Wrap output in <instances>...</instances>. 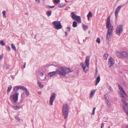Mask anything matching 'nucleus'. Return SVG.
Segmentation results:
<instances>
[{"instance_id":"1","label":"nucleus","mask_w":128,"mask_h":128,"mask_svg":"<svg viewBox=\"0 0 128 128\" xmlns=\"http://www.w3.org/2000/svg\"><path fill=\"white\" fill-rule=\"evenodd\" d=\"M56 70L57 74L60 76H65L67 74H68L72 71L70 68H66L64 67H61Z\"/></svg>"},{"instance_id":"2","label":"nucleus","mask_w":128,"mask_h":128,"mask_svg":"<svg viewBox=\"0 0 128 128\" xmlns=\"http://www.w3.org/2000/svg\"><path fill=\"white\" fill-rule=\"evenodd\" d=\"M89 58L90 57L88 56H87L86 57L85 63L87 66L86 68V66H84V64L82 63H81L80 64V66H82L84 71L85 72H86L88 70V67L89 65Z\"/></svg>"},{"instance_id":"3","label":"nucleus","mask_w":128,"mask_h":128,"mask_svg":"<svg viewBox=\"0 0 128 128\" xmlns=\"http://www.w3.org/2000/svg\"><path fill=\"white\" fill-rule=\"evenodd\" d=\"M68 106L66 104H64L62 108V112L65 119L67 118L68 113Z\"/></svg>"},{"instance_id":"4","label":"nucleus","mask_w":128,"mask_h":128,"mask_svg":"<svg viewBox=\"0 0 128 128\" xmlns=\"http://www.w3.org/2000/svg\"><path fill=\"white\" fill-rule=\"evenodd\" d=\"M18 92H16L14 94H11L10 96V99L14 103H16L18 100L19 95Z\"/></svg>"},{"instance_id":"5","label":"nucleus","mask_w":128,"mask_h":128,"mask_svg":"<svg viewBox=\"0 0 128 128\" xmlns=\"http://www.w3.org/2000/svg\"><path fill=\"white\" fill-rule=\"evenodd\" d=\"M52 24L54 25V28L57 30L62 28V26L60 21H55L52 22Z\"/></svg>"},{"instance_id":"6","label":"nucleus","mask_w":128,"mask_h":128,"mask_svg":"<svg viewBox=\"0 0 128 128\" xmlns=\"http://www.w3.org/2000/svg\"><path fill=\"white\" fill-rule=\"evenodd\" d=\"M106 35V38L108 40H109L110 38V36L112 35L114 28H108Z\"/></svg>"},{"instance_id":"7","label":"nucleus","mask_w":128,"mask_h":128,"mask_svg":"<svg viewBox=\"0 0 128 128\" xmlns=\"http://www.w3.org/2000/svg\"><path fill=\"white\" fill-rule=\"evenodd\" d=\"M123 30V26L122 24H120L118 26L116 30V34L119 36H120L121 33Z\"/></svg>"},{"instance_id":"8","label":"nucleus","mask_w":128,"mask_h":128,"mask_svg":"<svg viewBox=\"0 0 128 128\" xmlns=\"http://www.w3.org/2000/svg\"><path fill=\"white\" fill-rule=\"evenodd\" d=\"M71 17L74 20L75 19L78 22L81 23V17L75 15L74 12H72L71 14Z\"/></svg>"},{"instance_id":"9","label":"nucleus","mask_w":128,"mask_h":128,"mask_svg":"<svg viewBox=\"0 0 128 128\" xmlns=\"http://www.w3.org/2000/svg\"><path fill=\"white\" fill-rule=\"evenodd\" d=\"M121 100L123 104L128 108V110L126 109V108H125L124 106L123 105H122V106L123 107V109L124 111L128 116V112L127 111L128 110V103L126 102V100H125L122 99Z\"/></svg>"},{"instance_id":"10","label":"nucleus","mask_w":128,"mask_h":128,"mask_svg":"<svg viewBox=\"0 0 128 128\" xmlns=\"http://www.w3.org/2000/svg\"><path fill=\"white\" fill-rule=\"evenodd\" d=\"M56 94L55 93H52L50 96V106L53 105V102L56 97Z\"/></svg>"},{"instance_id":"11","label":"nucleus","mask_w":128,"mask_h":128,"mask_svg":"<svg viewBox=\"0 0 128 128\" xmlns=\"http://www.w3.org/2000/svg\"><path fill=\"white\" fill-rule=\"evenodd\" d=\"M110 16H109L107 19V21L106 22V27L107 28H113V26L111 24H110Z\"/></svg>"},{"instance_id":"12","label":"nucleus","mask_w":128,"mask_h":128,"mask_svg":"<svg viewBox=\"0 0 128 128\" xmlns=\"http://www.w3.org/2000/svg\"><path fill=\"white\" fill-rule=\"evenodd\" d=\"M109 64L110 65L109 66V68H110L112 66H113L115 62L114 60L112 57H110L109 59Z\"/></svg>"},{"instance_id":"13","label":"nucleus","mask_w":128,"mask_h":128,"mask_svg":"<svg viewBox=\"0 0 128 128\" xmlns=\"http://www.w3.org/2000/svg\"><path fill=\"white\" fill-rule=\"evenodd\" d=\"M122 7V6H118L116 9L115 13V15L116 16V19L117 17V16L118 14V12L120 10V8Z\"/></svg>"},{"instance_id":"14","label":"nucleus","mask_w":128,"mask_h":128,"mask_svg":"<svg viewBox=\"0 0 128 128\" xmlns=\"http://www.w3.org/2000/svg\"><path fill=\"white\" fill-rule=\"evenodd\" d=\"M22 90H24V92L26 93L27 96L29 95V92L28 91V89L26 88H25L23 86Z\"/></svg>"},{"instance_id":"15","label":"nucleus","mask_w":128,"mask_h":128,"mask_svg":"<svg viewBox=\"0 0 128 128\" xmlns=\"http://www.w3.org/2000/svg\"><path fill=\"white\" fill-rule=\"evenodd\" d=\"M22 87L23 86H15L13 90L15 92H16L19 89H21L22 90Z\"/></svg>"},{"instance_id":"16","label":"nucleus","mask_w":128,"mask_h":128,"mask_svg":"<svg viewBox=\"0 0 128 128\" xmlns=\"http://www.w3.org/2000/svg\"><path fill=\"white\" fill-rule=\"evenodd\" d=\"M122 56H123L124 57L123 58H125L127 59H128V54L127 52H122Z\"/></svg>"},{"instance_id":"17","label":"nucleus","mask_w":128,"mask_h":128,"mask_svg":"<svg viewBox=\"0 0 128 128\" xmlns=\"http://www.w3.org/2000/svg\"><path fill=\"white\" fill-rule=\"evenodd\" d=\"M116 54L118 57L122 58H124L122 56V53H120L118 52H116Z\"/></svg>"},{"instance_id":"18","label":"nucleus","mask_w":128,"mask_h":128,"mask_svg":"<svg viewBox=\"0 0 128 128\" xmlns=\"http://www.w3.org/2000/svg\"><path fill=\"white\" fill-rule=\"evenodd\" d=\"M100 80V76L99 75L97 78L96 79V81L95 83V85L96 86L99 82Z\"/></svg>"},{"instance_id":"19","label":"nucleus","mask_w":128,"mask_h":128,"mask_svg":"<svg viewBox=\"0 0 128 128\" xmlns=\"http://www.w3.org/2000/svg\"><path fill=\"white\" fill-rule=\"evenodd\" d=\"M56 71H56H54L51 72H50L48 74V75H50V77H51L52 76L55 75L56 73H57Z\"/></svg>"},{"instance_id":"20","label":"nucleus","mask_w":128,"mask_h":128,"mask_svg":"<svg viewBox=\"0 0 128 128\" xmlns=\"http://www.w3.org/2000/svg\"><path fill=\"white\" fill-rule=\"evenodd\" d=\"M66 5V4L65 3H60L58 6L59 8H63L64 6Z\"/></svg>"},{"instance_id":"21","label":"nucleus","mask_w":128,"mask_h":128,"mask_svg":"<svg viewBox=\"0 0 128 128\" xmlns=\"http://www.w3.org/2000/svg\"><path fill=\"white\" fill-rule=\"evenodd\" d=\"M12 88V86L11 85H10L8 88L7 92L8 94Z\"/></svg>"},{"instance_id":"22","label":"nucleus","mask_w":128,"mask_h":128,"mask_svg":"<svg viewBox=\"0 0 128 128\" xmlns=\"http://www.w3.org/2000/svg\"><path fill=\"white\" fill-rule=\"evenodd\" d=\"M96 90H93V91H91V93L90 95V97H92L94 94Z\"/></svg>"},{"instance_id":"23","label":"nucleus","mask_w":128,"mask_h":128,"mask_svg":"<svg viewBox=\"0 0 128 128\" xmlns=\"http://www.w3.org/2000/svg\"><path fill=\"white\" fill-rule=\"evenodd\" d=\"M77 22L75 21H74L73 22L72 26L74 28H75L77 26Z\"/></svg>"},{"instance_id":"24","label":"nucleus","mask_w":128,"mask_h":128,"mask_svg":"<svg viewBox=\"0 0 128 128\" xmlns=\"http://www.w3.org/2000/svg\"><path fill=\"white\" fill-rule=\"evenodd\" d=\"M12 108L14 110H18L20 108V107L18 106H13Z\"/></svg>"},{"instance_id":"25","label":"nucleus","mask_w":128,"mask_h":128,"mask_svg":"<svg viewBox=\"0 0 128 128\" xmlns=\"http://www.w3.org/2000/svg\"><path fill=\"white\" fill-rule=\"evenodd\" d=\"M82 24L83 26V28L84 30H85L88 29V26H86L85 25L83 24Z\"/></svg>"},{"instance_id":"26","label":"nucleus","mask_w":128,"mask_h":128,"mask_svg":"<svg viewBox=\"0 0 128 128\" xmlns=\"http://www.w3.org/2000/svg\"><path fill=\"white\" fill-rule=\"evenodd\" d=\"M106 102V104L107 106L108 107H110V106L111 104L110 102H109L108 100H106V101H105Z\"/></svg>"},{"instance_id":"27","label":"nucleus","mask_w":128,"mask_h":128,"mask_svg":"<svg viewBox=\"0 0 128 128\" xmlns=\"http://www.w3.org/2000/svg\"><path fill=\"white\" fill-rule=\"evenodd\" d=\"M92 13L91 12H89L88 14L87 15V18H90L92 17Z\"/></svg>"},{"instance_id":"28","label":"nucleus","mask_w":128,"mask_h":128,"mask_svg":"<svg viewBox=\"0 0 128 128\" xmlns=\"http://www.w3.org/2000/svg\"><path fill=\"white\" fill-rule=\"evenodd\" d=\"M118 87L119 88V89L120 90L122 91V92L124 91V90L122 87V86L119 84H118Z\"/></svg>"},{"instance_id":"29","label":"nucleus","mask_w":128,"mask_h":128,"mask_svg":"<svg viewBox=\"0 0 128 128\" xmlns=\"http://www.w3.org/2000/svg\"><path fill=\"white\" fill-rule=\"evenodd\" d=\"M38 85L40 88H42L44 86L42 84H41L38 81Z\"/></svg>"},{"instance_id":"30","label":"nucleus","mask_w":128,"mask_h":128,"mask_svg":"<svg viewBox=\"0 0 128 128\" xmlns=\"http://www.w3.org/2000/svg\"><path fill=\"white\" fill-rule=\"evenodd\" d=\"M11 46L12 48H13V50L16 51V48L14 44L12 43L11 44Z\"/></svg>"},{"instance_id":"31","label":"nucleus","mask_w":128,"mask_h":128,"mask_svg":"<svg viewBox=\"0 0 128 128\" xmlns=\"http://www.w3.org/2000/svg\"><path fill=\"white\" fill-rule=\"evenodd\" d=\"M52 14V12L51 11H48L46 12V14L48 16H50Z\"/></svg>"},{"instance_id":"32","label":"nucleus","mask_w":128,"mask_h":128,"mask_svg":"<svg viewBox=\"0 0 128 128\" xmlns=\"http://www.w3.org/2000/svg\"><path fill=\"white\" fill-rule=\"evenodd\" d=\"M108 54H105L104 56V58L105 60H106L108 56Z\"/></svg>"},{"instance_id":"33","label":"nucleus","mask_w":128,"mask_h":128,"mask_svg":"<svg viewBox=\"0 0 128 128\" xmlns=\"http://www.w3.org/2000/svg\"><path fill=\"white\" fill-rule=\"evenodd\" d=\"M15 118L16 119L18 120L19 121H20V119L19 116H18L15 115L14 116Z\"/></svg>"},{"instance_id":"34","label":"nucleus","mask_w":128,"mask_h":128,"mask_svg":"<svg viewBox=\"0 0 128 128\" xmlns=\"http://www.w3.org/2000/svg\"><path fill=\"white\" fill-rule=\"evenodd\" d=\"M55 7V6H46V8H54Z\"/></svg>"},{"instance_id":"35","label":"nucleus","mask_w":128,"mask_h":128,"mask_svg":"<svg viewBox=\"0 0 128 128\" xmlns=\"http://www.w3.org/2000/svg\"><path fill=\"white\" fill-rule=\"evenodd\" d=\"M96 41V42L98 44H100V38H97Z\"/></svg>"},{"instance_id":"36","label":"nucleus","mask_w":128,"mask_h":128,"mask_svg":"<svg viewBox=\"0 0 128 128\" xmlns=\"http://www.w3.org/2000/svg\"><path fill=\"white\" fill-rule=\"evenodd\" d=\"M0 44L2 46H4L5 45V44L3 40H1L0 42Z\"/></svg>"},{"instance_id":"37","label":"nucleus","mask_w":128,"mask_h":128,"mask_svg":"<svg viewBox=\"0 0 128 128\" xmlns=\"http://www.w3.org/2000/svg\"><path fill=\"white\" fill-rule=\"evenodd\" d=\"M2 13L3 14V15L4 16V17H6V12L5 11H4L2 12Z\"/></svg>"},{"instance_id":"38","label":"nucleus","mask_w":128,"mask_h":128,"mask_svg":"<svg viewBox=\"0 0 128 128\" xmlns=\"http://www.w3.org/2000/svg\"><path fill=\"white\" fill-rule=\"evenodd\" d=\"M6 48H7V50L8 51H10V48L9 46H6Z\"/></svg>"},{"instance_id":"39","label":"nucleus","mask_w":128,"mask_h":128,"mask_svg":"<svg viewBox=\"0 0 128 128\" xmlns=\"http://www.w3.org/2000/svg\"><path fill=\"white\" fill-rule=\"evenodd\" d=\"M60 0H54V2L55 3L58 4L60 2Z\"/></svg>"},{"instance_id":"40","label":"nucleus","mask_w":128,"mask_h":128,"mask_svg":"<svg viewBox=\"0 0 128 128\" xmlns=\"http://www.w3.org/2000/svg\"><path fill=\"white\" fill-rule=\"evenodd\" d=\"M120 96L122 97V98H124V99H123L124 100H126V98H125L124 96V95L122 93H121L120 94Z\"/></svg>"},{"instance_id":"41","label":"nucleus","mask_w":128,"mask_h":128,"mask_svg":"<svg viewBox=\"0 0 128 128\" xmlns=\"http://www.w3.org/2000/svg\"><path fill=\"white\" fill-rule=\"evenodd\" d=\"M6 69H8L10 68V65L8 64H6Z\"/></svg>"},{"instance_id":"42","label":"nucleus","mask_w":128,"mask_h":128,"mask_svg":"<svg viewBox=\"0 0 128 128\" xmlns=\"http://www.w3.org/2000/svg\"><path fill=\"white\" fill-rule=\"evenodd\" d=\"M108 97V95L107 94H105L104 96V98L105 99V101H106V100H108L107 99V98Z\"/></svg>"},{"instance_id":"43","label":"nucleus","mask_w":128,"mask_h":128,"mask_svg":"<svg viewBox=\"0 0 128 128\" xmlns=\"http://www.w3.org/2000/svg\"><path fill=\"white\" fill-rule=\"evenodd\" d=\"M67 29L68 31L69 32L70 31V27H68L67 28Z\"/></svg>"},{"instance_id":"44","label":"nucleus","mask_w":128,"mask_h":128,"mask_svg":"<svg viewBox=\"0 0 128 128\" xmlns=\"http://www.w3.org/2000/svg\"><path fill=\"white\" fill-rule=\"evenodd\" d=\"M109 90L110 91H112V89L111 87L110 86H109Z\"/></svg>"},{"instance_id":"45","label":"nucleus","mask_w":128,"mask_h":128,"mask_svg":"<svg viewBox=\"0 0 128 128\" xmlns=\"http://www.w3.org/2000/svg\"><path fill=\"white\" fill-rule=\"evenodd\" d=\"M36 2L38 4L40 2V0H35Z\"/></svg>"},{"instance_id":"46","label":"nucleus","mask_w":128,"mask_h":128,"mask_svg":"<svg viewBox=\"0 0 128 128\" xmlns=\"http://www.w3.org/2000/svg\"><path fill=\"white\" fill-rule=\"evenodd\" d=\"M104 123H102L101 124V128H103V127L104 126Z\"/></svg>"},{"instance_id":"47","label":"nucleus","mask_w":128,"mask_h":128,"mask_svg":"<svg viewBox=\"0 0 128 128\" xmlns=\"http://www.w3.org/2000/svg\"><path fill=\"white\" fill-rule=\"evenodd\" d=\"M3 57V55H0V60H2Z\"/></svg>"},{"instance_id":"48","label":"nucleus","mask_w":128,"mask_h":128,"mask_svg":"<svg viewBox=\"0 0 128 128\" xmlns=\"http://www.w3.org/2000/svg\"><path fill=\"white\" fill-rule=\"evenodd\" d=\"M43 75V73L42 72L40 73V76H42Z\"/></svg>"},{"instance_id":"49","label":"nucleus","mask_w":128,"mask_h":128,"mask_svg":"<svg viewBox=\"0 0 128 128\" xmlns=\"http://www.w3.org/2000/svg\"><path fill=\"white\" fill-rule=\"evenodd\" d=\"M65 36H67L68 35V34H67V32L66 31H65Z\"/></svg>"},{"instance_id":"50","label":"nucleus","mask_w":128,"mask_h":128,"mask_svg":"<svg viewBox=\"0 0 128 128\" xmlns=\"http://www.w3.org/2000/svg\"><path fill=\"white\" fill-rule=\"evenodd\" d=\"M94 114H95V110H93L92 112V114L93 115H94Z\"/></svg>"},{"instance_id":"51","label":"nucleus","mask_w":128,"mask_h":128,"mask_svg":"<svg viewBox=\"0 0 128 128\" xmlns=\"http://www.w3.org/2000/svg\"><path fill=\"white\" fill-rule=\"evenodd\" d=\"M123 92L124 94L127 96H128L127 95V94H126V93L125 92V91H124Z\"/></svg>"},{"instance_id":"52","label":"nucleus","mask_w":128,"mask_h":128,"mask_svg":"<svg viewBox=\"0 0 128 128\" xmlns=\"http://www.w3.org/2000/svg\"><path fill=\"white\" fill-rule=\"evenodd\" d=\"M38 93L39 94H41V92H38Z\"/></svg>"},{"instance_id":"53","label":"nucleus","mask_w":128,"mask_h":128,"mask_svg":"<svg viewBox=\"0 0 128 128\" xmlns=\"http://www.w3.org/2000/svg\"><path fill=\"white\" fill-rule=\"evenodd\" d=\"M26 63H25L24 64V67H23V68H25V66H26Z\"/></svg>"},{"instance_id":"54","label":"nucleus","mask_w":128,"mask_h":128,"mask_svg":"<svg viewBox=\"0 0 128 128\" xmlns=\"http://www.w3.org/2000/svg\"><path fill=\"white\" fill-rule=\"evenodd\" d=\"M23 99H22V100H21V102H20V103H22V101H23Z\"/></svg>"},{"instance_id":"55","label":"nucleus","mask_w":128,"mask_h":128,"mask_svg":"<svg viewBox=\"0 0 128 128\" xmlns=\"http://www.w3.org/2000/svg\"><path fill=\"white\" fill-rule=\"evenodd\" d=\"M83 41L84 42H85L86 41V39H84L83 40Z\"/></svg>"},{"instance_id":"56","label":"nucleus","mask_w":128,"mask_h":128,"mask_svg":"<svg viewBox=\"0 0 128 128\" xmlns=\"http://www.w3.org/2000/svg\"><path fill=\"white\" fill-rule=\"evenodd\" d=\"M23 94H22V95H21V98H23V97L22 96Z\"/></svg>"},{"instance_id":"57","label":"nucleus","mask_w":128,"mask_h":128,"mask_svg":"<svg viewBox=\"0 0 128 128\" xmlns=\"http://www.w3.org/2000/svg\"><path fill=\"white\" fill-rule=\"evenodd\" d=\"M96 108H93V110H95L96 109Z\"/></svg>"},{"instance_id":"58","label":"nucleus","mask_w":128,"mask_h":128,"mask_svg":"<svg viewBox=\"0 0 128 128\" xmlns=\"http://www.w3.org/2000/svg\"><path fill=\"white\" fill-rule=\"evenodd\" d=\"M36 35H35L34 36V37H35V38H36Z\"/></svg>"},{"instance_id":"59","label":"nucleus","mask_w":128,"mask_h":128,"mask_svg":"<svg viewBox=\"0 0 128 128\" xmlns=\"http://www.w3.org/2000/svg\"><path fill=\"white\" fill-rule=\"evenodd\" d=\"M97 75V74H95V76H96Z\"/></svg>"},{"instance_id":"60","label":"nucleus","mask_w":128,"mask_h":128,"mask_svg":"<svg viewBox=\"0 0 128 128\" xmlns=\"http://www.w3.org/2000/svg\"><path fill=\"white\" fill-rule=\"evenodd\" d=\"M88 18V20H89V19H90V18Z\"/></svg>"},{"instance_id":"61","label":"nucleus","mask_w":128,"mask_h":128,"mask_svg":"<svg viewBox=\"0 0 128 128\" xmlns=\"http://www.w3.org/2000/svg\"><path fill=\"white\" fill-rule=\"evenodd\" d=\"M126 128H128V126H126Z\"/></svg>"},{"instance_id":"62","label":"nucleus","mask_w":128,"mask_h":128,"mask_svg":"<svg viewBox=\"0 0 128 128\" xmlns=\"http://www.w3.org/2000/svg\"><path fill=\"white\" fill-rule=\"evenodd\" d=\"M90 31H88V33H90Z\"/></svg>"},{"instance_id":"63","label":"nucleus","mask_w":128,"mask_h":128,"mask_svg":"<svg viewBox=\"0 0 128 128\" xmlns=\"http://www.w3.org/2000/svg\"><path fill=\"white\" fill-rule=\"evenodd\" d=\"M108 128H110V127L109 126V127H108Z\"/></svg>"},{"instance_id":"64","label":"nucleus","mask_w":128,"mask_h":128,"mask_svg":"<svg viewBox=\"0 0 128 128\" xmlns=\"http://www.w3.org/2000/svg\"><path fill=\"white\" fill-rule=\"evenodd\" d=\"M32 121H33V120H32Z\"/></svg>"}]
</instances>
